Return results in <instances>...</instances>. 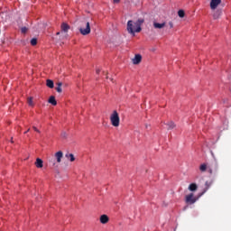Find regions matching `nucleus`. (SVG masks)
Instances as JSON below:
<instances>
[{"mask_svg":"<svg viewBox=\"0 0 231 231\" xmlns=\"http://www.w3.org/2000/svg\"><path fill=\"white\" fill-rule=\"evenodd\" d=\"M78 24L81 35H89L91 33V25L86 19L79 21Z\"/></svg>","mask_w":231,"mask_h":231,"instance_id":"obj_1","label":"nucleus"},{"mask_svg":"<svg viewBox=\"0 0 231 231\" xmlns=\"http://www.w3.org/2000/svg\"><path fill=\"white\" fill-rule=\"evenodd\" d=\"M110 122L114 127H118L120 125V116L116 110H114L111 114Z\"/></svg>","mask_w":231,"mask_h":231,"instance_id":"obj_2","label":"nucleus"},{"mask_svg":"<svg viewBox=\"0 0 231 231\" xmlns=\"http://www.w3.org/2000/svg\"><path fill=\"white\" fill-rule=\"evenodd\" d=\"M127 31L128 33H132V35H134V33H136V27L134 26V22H133L132 20H129L127 22Z\"/></svg>","mask_w":231,"mask_h":231,"instance_id":"obj_3","label":"nucleus"},{"mask_svg":"<svg viewBox=\"0 0 231 231\" xmlns=\"http://www.w3.org/2000/svg\"><path fill=\"white\" fill-rule=\"evenodd\" d=\"M218 165L217 162H213L211 164L208 166V171L209 174H213V172H217Z\"/></svg>","mask_w":231,"mask_h":231,"instance_id":"obj_4","label":"nucleus"},{"mask_svg":"<svg viewBox=\"0 0 231 231\" xmlns=\"http://www.w3.org/2000/svg\"><path fill=\"white\" fill-rule=\"evenodd\" d=\"M186 203H189V205H194V203L197 201V199L194 197V193H190L186 196L185 199Z\"/></svg>","mask_w":231,"mask_h":231,"instance_id":"obj_5","label":"nucleus"},{"mask_svg":"<svg viewBox=\"0 0 231 231\" xmlns=\"http://www.w3.org/2000/svg\"><path fill=\"white\" fill-rule=\"evenodd\" d=\"M143 19H138L134 23V26L136 27L135 32L136 33H140L142 32V24H143Z\"/></svg>","mask_w":231,"mask_h":231,"instance_id":"obj_6","label":"nucleus"},{"mask_svg":"<svg viewBox=\"0 0 231 231\" xmlns=\"http://www.w3.org/2000/svg\"><path fill=\"white\" fill-rule=\"evenodd\" d=\"M64 157V153L62 151H59L54 154V158L56 159L58 163H60L62 162V158Z\"/></svg>","mask_w":231,"mask_h":231,"instance_id":"obj_7","label":"nucleus"},{"mask_svg":"<svg viewBox=\"0 0 231 231\" xmlns=\"http://www.w3.org/2000/svg\"><path fill=\"white\" fill-rule=\"evenodd\" d=\"M220 3H221V0H211L210 1L211 10H216V8H217V6H219Z\"/></svg>","mask_w":231,"mask_h":231,"instance_id":"obj_8","label":"nucleus"},{"mask_svg":"<svg viewBox=\"0 0 231 231\" xmlns=\"http://www.w3.org/2000/svg\"><path fill=\"white\" fill-rule=\"evenodd\" d=\"M99 221L102 225H107L109 223V217L107 215H101Z\"/></svg>","mask_w":231,"mask_h":231,"instance_id":"obj_9","label":"nucleus"},{"mask_svg":"<svg viewBox=\"0 0 231 231\" xmlns=\"http://www.w3.org/2000/svg\"><path fill=\"white\" fill-rule=\"evenodd\" d=\"M132 62H133V64H134V65L140 64V62H142V55H140V54H135L134 58L132 59Z\"/></svg>","mask_w":231,"mask_h":231,"instance_id":"obj_10","label":"nucleus"},{"mask_svg":"<svg viewBox=\"0 0 231 231\" xmlns=\"http://www.w3.org/2000/svg\"><path fill=\"white\" fill-rule=\"evenodd\" d=\"M35 166L37 167V169H42V167H43L42 160L40 158H37L36 162H35Z\"/></svg>","mask_w":231,"mask_h":231,"instance_id":"obj_11","label":"nucleus"},{"mask_svg":"<svg viewBox=\"0 0 231 231\" xmlns=\"http://www.w3.org/2000/svg\"><path fill=\"white\" fill-rule=\"evenodd\" d=\"M153 27L157 30H162V28H165V23H158L154 22Z\"/></svg>","mask_w":231,"mask_h":231,"instance_id":"obj_12","label":"nucleus"},{"mask_svg":"<svg viewBox=\"0 0 231 231\" xmlns=\"http://www.w3.org/2000/svg\"><path fill=\"white\" fill-rule=\"evenodd\" d=\"M69 30V25L66 23H63L61 24V32H65V33H66V32H68Z\"/></svg>","mask_w":231,"mask_h":231,"instance_id":"obj_13","label":"nucleus"},{"mask_svg":"<svg viewBox=\"0 0 231 231\" xmlns=\"http://www.w3.org/2000/svg\"><path fill=\"white\" fill-rule=\"evenodd\" d=\"M189 190H190L191 192L198 190V185H196V183L189 184Z\"/></svg>","mask_w":231,"mask_h":231,"instance_id":"obj_14","label":"nucleus"},{"mask_svg":"<svg viewBox=\"0 0 231 231\" xmlns=\"http://www.w3.org/2000/svg\"><path fill=\"white\" fill-rule=\"evenodd\" d=\"M46 86H47V88H50L51 89H53V88H54L53 80L47 79Z\"/></svg>","mask_w":231,"mask_h":231,"instance_id":"obj_15","label":"nucleus"},{"mask_svg":"<svg viewBox=\"0 0 231 231\" xmlns=\"http://www.w3.org/2000/svg\"><path fill=\"white\" fill-rule=\"evenodd\" d=\"M56 91L58 93H62V82H58L57 83Z\"/></svg>","mask_w":231,"mask_h":231,"instance_id":"obj_16","label":"nucleus"},{"mask_svg":"<svg viewBox=\"0 0 231 231\" xmlns=\"http://www.w3.org/2000/svg\"><path fill=\"white\" fill-rule=\"evenodd\" d=\"M49 104H51L52 106H56L57 105V100L55 99V97L53 96H51L49 98Z\"/></svg>","mask_w":231,"mask_h":231,"instance_id":"obj_17","label":"nucleus"},{"mask_svg":"<svg viewBox=\"0 0 231 231\" xmlns=\"http://www.w3.org/2000/svg\"><path fill=\"white\" fill-rule=\"evenodd\" d=\"M221 16V11H215L213 14V18L214 19H219V17Z\"/></svg>","mask_w":231,"mask_h":231,"instance_id":"obj_18","label":"nucleus"},{"mask_svg":"<svg viewBox=\"0 0 231 231\" xmlns=\"http://www.w3.org/2000/svg\"><path fill=\"white\" fill-rule=\"evenodd\" d=\"M166 125H168V129H174L176 127V125L172 121L168 122Z\"/></svg>","mask_w":231,"mask_h":231,"instance_id":"obj_19","label":"nucleus"},{"mask_svg":"<svg viewBox=\"0 0 231 231\" xmlns=\"http://www.w3.org/2000/svg\"><path fill=\"white\" fill-rule=\"evenodd\" d=\"M65 156L69 160V162H73L75 160V155H73V153H67Z\"/></svg>","mask_w":231,"mask_h":231,"instance_id":"obj_20","label":"nucleus"},{"mask_svg":"<svg viewBox=\"0 0 231 231\" xmlns=\"http://www.w3.org/2000/svg\"><path fill=\"white\" fill-rule=\"evenodd\" d=\"M207 169H208L207 164H201L200 167H199V170H200L201 172H205V171H207Z\"/></svg>","mask_w":231,"mask_h":231,"instance_id":"obj_21","label":"nucleus"},{"mask_svg":"<svg viewBox=\"0 0 231 231\" xmlns=\"http://www.w3.org/2000/svg\"><path fill=\"white\" fill-rule=\"evenodd\" d=\"M27 104L31 106V107H33V97H28Z\"/></svg>","mask_w":231,"mask_h":231,"instance_id":"obj_22","label":"nucleus"},{"mask_svg":"<svg viewBox=\"0 0 231 231\" xmlns=\"http://www.w3.org/2000/svg\"><path fill=\"white\" fill-rule=\"evenodd\" d=\"M178 15H179V17H181V18L185 17V11L179 10Z\"/></svg>","mask_w":231,"mask_h":231,"instance_id":"obj_23","label":"nucleus"},{"mask_svg":"<svg viewBox=\"0 0 231 231\" xmlns=\"http://www.w3.org/2000/svg\"><path fill=\"white\" fill-rule=\"evenodd\" d=\"M32 46H37V38H32L31 40Z\"/></svg>","mask_w":231,"mask_h":231,"instance_id":"obj_24","label":"nucleus"},{"mask_svg":"<svg viewBox=\"0 0 231 231\" xmlns=\"http://www.w3.org/2000/svg\"><path fill=\"white\" fill-rule=\"evenodd\" d=\"M28 32V28L23 27L22 28V33H26Z\"/></svg>","mask_w":231,"mask_h":231,"instance_id":"obj_25","label":"nucleus"},{"mask_svg":"<svg viewBox=\"0 0 231 231\" xmlns=\"http://www.w3.org/2000/svg\"><path fill=\"white\" fill-rule=\"evenodd\" d=\"M32 129L36 132V133H41V131H39V129H37V127L32 126Z\"/></svg>","mask_w":231,"mask_h":231,"instance_id":"obj_26","label":"nucleus"},{"mask_svg":"<svg viewBox=\"0 0 231 231\" xmlns=\"http://www.w3.org/2000/svg\"><path fill=\"white\" fill-rule=\"evenodd\" d=\"M169 26H170V28H174V24L172 23V22L169 23Z\"/></svg>","mask_w":231,"mask_h":231,"instance_id":"obj_27","label":"nucleus"},{"mask_svg":"<svg viewBox=\"0 0 231 231\" xmlns=\"http://www.w3.org/2000/svg\"><path fill=\"white\" fill-rule=\"evenodd\" d=\"M114 3H120V0H114Z\"/></svg>","mask_w":231,"mask_h":231,"instance_id":"obj_28","label":"nucleus"},{"mask_svg":"<svg viewBox=\"0 0 231 231\" xmlns=\"http://www.w3.org/2000/svg\"><path fill=\"white\" fill-rule=\"evenodd\" d=\"M96 72L98 74V73H100V69H97V70H96Z\"/></svg>","mask_w":231,"mask_h":231,"instance_id":"obj_29","label":"nucleus"},{"mask_svg":"<svg viewBox=\"0 0 231 231\" xmlns=\"http://www.w3.org/2000/svg\"><path fill=\"white\" fill-rule=\"evenodd\" d=\"M63 138H66V133L62 134Z\"/></svg>","mask_w":231,"mask_h":231,"instance_id":"obj_30","label":"nucleus"},{"mask_svg":"<svg viewBox=\"0 0 231 231\" xmlns=\"http://www.w3.org/2000/svg\"><path fill=\"white\" fill-rule=\"evenodd\" d=\"M30 129L26 130V132H24V134H26V133H29Z\"/></svg>","mask_w":231,"mask_h":231,"instance_id":"obj_31","label":"nucleus"},{"mask_svg":"<svg viewBox=\"0 0 231 231\" xmlns=\"http://www.w3.org/2000/svg\"><path fill=\"white\" fill-rule=\"evenodd\" d=\"M207 187H208V181L206 182Z\"/></svg>","mask_w":231,"mask_h":231,"instance_id":"obj_32","label":"nucleus"},{"mask_svg":"<svg viewBox=\"0 0 231 231\" xmlns=\"http://www.w3.org/2000/svg\"><path fill=\"white\" fill-rule=\"evenodd\" d=\"M56 35H60V32H57Z\"/></svg>","mask_w":231,"mask_h":231,"instance_id":"obj_33","label":"nucleus"},{"mask_svg":"<svg viewBox=\"0 0 231 231\" xmlns=\"http://www.w3.org/2000/svg\"><path fill=\"white\" fill-rule=\"evenodd\" d=\"M106 79H109V77L106 76Z\"/></svg>","mask_w":231,"mask_h":231,"instance_id":"obj_34","label":"nucleus"},{"mask_svg":"<svg viewBox=\"0 0 231 231\" xmlns=\"http://www.w3.org/2000/svg\"><path fill=\"white\" fill-rule=\"evenodd\" d=\"M111 81L113 82V79H111Z\"/></svg>","mask_w":231,"mask_h":231,"instance_id":"obj_35","label":"nucleus"}]
</instances>
